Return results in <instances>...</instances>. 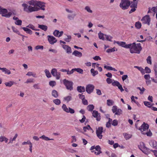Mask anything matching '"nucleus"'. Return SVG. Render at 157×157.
I'll return each mask as SVG.
<instances>
[{
  "label": "nucleus",
  "instance_id": "f257e3e1",
  "mask_svg": "<svg viewBox=\"0 0 157 157\" xmlns=\"http://www.w3.org/2000/svg\"><path fill=\"white\" fill-rule=\"evenodd\" d=\"M27 4L24 3L22 4L23 10L27 13H31L39 11L40 9L44 10L45 3L41 2L31 0L28 2Z\"/></svg>",
  "mask_w": 157,
  "mask_h": 157
},
{
  "label": "nucleus",
  "instance_id": "f03ea898",
  "mask_svg": "<svg viewBox=\"0 0 157 157\" xmlns=\"http://www.w3.org/2000/svg\"><path fill=\"white\" fill-rule=\"evenodd\" d=\"M130 49V52L131 53H136L139 54L142 50V47L140 43L136 44L135 43L128 44Z\"/></svg>",
  "mask_w": 157,
  "mask_h": 157
},
{
  "label": "nucleus",
  "instance_id": "7ed1b4c3",
  "mask_svg": "<svg viewBox=\"0 0 157 157\" xmlns=\"http://www.w3.org/2000/svg\"><path fill=\"white\" fill-rule=\"evenodd\" d=\"M0 14L2 17L6 18H9L11 16L12 13L11 12L8 13V10L0 6Z\"/></svg>",
  "mask_w": 157,
  "mask_h": 157
},
{
  "label": "nucleus",
  "instance_id": "20e7f679",
  "mask_svg": "<svg viewBox=\"0 0 157 157\" xmlns=\"http://www.w3.org/2000/svg\"><path fill=\"white\" fill-rule=\"evenodd\" d=\"M130 5L129 0H121L119 6L122 10H125L128 9Z\"/></svg>",
  "mask_w": 157,
  "mask_h": 157
},
{
  "label": "nucleus",
  "instance_id": "39448f33",
  "mask_svg": "<svg viewBox=\"0 0 157 157\" xmlns=\"http://www.w3.org/2000/svg\"><path fill=\"white\" fill-rule=\"evenodd\" d=\"M63 82L67 90H72L73 89V82L72 81L64 79L63 80Z\"/></svg>",
  "mask_w": 157,
  "mask_h": 157
},
{
  "label": "nucleus",
  "instance_id": "423d86ee",
  "mask_svg": "<svg viewBox=\"0 0 157 157\" xmlns=\"http://www.w3.org/2000/svg\"><path fill=\"white\" fill-rule=\"evenodd\" d=\"M113 112L115 113V114L117 115H120L122 113V111L121 109H118L117 106H113L112 109Z\"/></svg>",
  "mask_w": 157,
  "mask_h": 157
},
{
  "label": "nucleus",
  "instance_id": "0eeeda50",
  "mask_svg": "<svg viewBox=\"0 0 157 157\" xmlns=\"http://www.w3.org/2000/svg\"><path fill=\"white\" fill-rule=\"evenodd\" d=\"M94 86L91 84L87 85L86 87V91L89 94L92 93L94 89Z\"/></svg>",
  "mask_w": 157,
  "mask_h": 157
},
{
  "label": "nucleus",
  "instance_id": "6e6552de",
  "mask_svg": "<svg viewBox=\"0 0 157 157\" xmlns=\"http://www.w3.org/2000/svg\"><path fill=\"white\" fill-rule=\"evenodd\" d=\"M103 128L102 127H99L98 128H97L96 131V133L98 137L100 139H102V133L103 132Z\"/></svg>",
  "mask_w": 157,
  "mask_h": 157
},
{
  "label": "nucleus",
  "instance_id": "1a4fd4ad",
  "mask_svg": "<svg viewBox=\"0 0 157 157\" xmlns=\"http://www.w3.org/2000/svg\"><path fill=\"white\" fill-rule=\"evenodd\" d=\"M141 21H142L143 23L144 24H146L148 25H150V19L148 15H146L143 17L141 19Z\"/></svg>",
  "mask_w": 157,
  "mask_h": 157
},
{
  "label": "nucleus",
  "instance_id": "9d476101",
  "mask_svg": "<svg viewBox=\"0 0 157 157\" xmlns=\"http://www.w3.org/2000/svg\"><path fill=\"white\" fill-rule=\"evenodd\" d=\"M149 128V125L147 124L144 122L141 126L139 128V129L141 132L145 131L147 130Z\"/></svg>",
  "mask_w": 157,
  "mask_h": 157
},
{
  "label": "nucleus",
  "instance_id": "9b49d317",
  "mask_svg": "<svg viewBox=\"0 0 157 157\" xmlns=\"http://www.w3.org/2000/svg\"><path fill=\"white\" fill-rule=\"evenodd\" d=\"M48 40L49 43L51 44H53L57 42V40L54 36L48 35Z\"/></svg>",
  "mask_w": 157,
  "mask_h": 157
},
{
  "label": "nucleus",
  "instance_id": "f8f14e48",
  "mask_svg": "<svg viewBox=\"0 0 157 157\" xmlns=\"http://www.w3.org/2000/svg\"><path fill=\"white\" fill-rule=\"evenodd\" d=\"M114 44L117 43L119 45L121 46L126 48H128L129 47V45H128V44H126L124 42H119L118 41H114Z\"/></svg>",
  "mask_w": 157,
  "mask_h": 157
},
{
  "label": "nucleus",
  "instance_id": "ddd939ff",
  "mask_svg": "<svg viewBox=\"0 0 157 157\" xmlns=\"http://www.w3.org/2000/svg\"><path fill=\"white\" fill-rule=\"evenodd\" d=\"M92 115L94 117L96 118V120L97 121H100L101 119L100 114L98 113L97 111L96 110L93 111Z\"/></svg>",
  "mask_w": 157,
  "mask_h": 157
},
{
  "label": "nucleus",
  "instance_id": "4468645a",
  "mask_svg": "<svg viewBox=\"0 0 157 157\" xmlns=\"http://www.w3.org/2000/svg\"><path fill=\"white\" fill-rule=\"evenodd\" d=\"M62 47L67 54H70L72 53L71 48L69 46L66 45H62Z\"/></svg>",
  "mask_w": 157,
  "mask_h": 157
},
{
  "label": "nucleus",
  "instance_id": "2eb2a0df",
  "mask_svg": "<svg viewBox=\"0 0 157 157\" xmlns=\"http://www.w3.org/2000/svg\"><path fill=\"white\" fill-rule=\"evenodd\" d=\"M72 54L76 56L79 57H82V53L77 50L74 51Z\"/></svg>",
  "mask_w": 157,
  "mask_h": 157
},
{
  "label": "nucleus",
  "instance_id": "dca6fc26",
  "mask_svg": "<svg viewBox=\"0 0 157 157\" xmlns=\"http://www.w3.org/2000/svg\"><path fill=\"white\" fill-rule=\"evenodd\" d=\"M0 70H1L2 72H4L5 74L10 75L11 74L10 71L6 68H1L0 67Z\"/></svg>",
  "mask_w": 157,
  "mask_h": 157
},
{
  "label": "nucleus",
  "instance_id": "f3484780",
  "mask_svg": "<svg viewBox=\"0 0 157 157\" xmlns=\"http://www.w3.org/2000/svg\"><path fill=\"white\" fill-rule=\"evenodd\" d=\"M138 2L137 0H133L131 2L130 7L137 8Z\"/></svg>",
  "mask_w": 157,
  "mask_h": 157
},
{
  "label": "nucleus",
  "instance_id": "a211bd4d",
  "mask_svg": "<svg viewBox=\"0 0 157 157\" xmlns=\"http://www.w3.org/2000/svg\"><path fill=\"white\" fill-rule=\"evenodd\" d=\"M51 73L53 76H56L58 74L57 69L56 68H54L52 69L51 71Z\"/></svg>",
  "mask_w": 157,
  "mask_h": 157
},
{
  "label": "nucleus",
  "instance_id": "6ab92c4d",
  "mask_svg": "<svg viewBox=\"0 0 157 157\" xmlns=\"http://www.w3.org/2000/svg\"><path fill=\"white\" fill-rule=\"evenodd\" d=\"M84 10L89 13H93V11L91 9V7L89 6H86L84 8Z\"/></svg>",
  "mask_w": 157,
  "mask_h": 157
},
{
  "label": "nucleus",
  "instance_id": "aec40b11",
  "mask_svg": "<svg viewBox=\"0 0 157 157\" xmlns=\"http://www.w3.org/2000/svg\"><path fill=\"white\" fill-rule=\"evenodd\" d=\"M38 27L44 31H46L48 29V27L43 25L38 24Z\"/></svg>",
  "mask_w": 157,
  "mask_h": 157
},
{
  "label": "nucleus",
  "instance_id": "412c9836",
  "mask_svg": "<svg viewBox=\"0 0 157 157\" xmlns=\"http://www.w3.org/2000/svg\"><path fill=\"white\" fill-rule=\"evenodd\" d=\"M77 90L78 92L82 93L85 91V88L84 86H78L77 87Z\"/></svg>",
  "mask_w": 157,
  "mask_h": 157
},
{
  "label": "nucleus",
  "instance_id": "4be33fe9",
  "mask_svg": "<svg viewBox=\"0 0 157 157\" xmlns=\"http://www.w3.org/2000/svg\"><path fill=\"white\" fill-rule=\"evenodd\" d=\"M14 84H15V82L12 81H10L8 82H6L5 83V84L6 86L9 87H11Z\"/></svg>",
  "mask_w": 157,
  "mask_h": 157
},
{
  "label": "nucleus",
  "instance_id": "5701e85b",
  "mask_svg": "<svg viewBox=\"0 0 157 157\" xmlns=\"http://www.w3.org/2000/svg\"><path fill=\"white\" fill-rule=\"evenodd\" d=\"M40 138H41V139H43L45 141H48V140H54L53 139H52V138L50 139V138H49L48 137L46 136H45L44 135H43L42 136H40Z\"/></svg>",
  "mask_w": 157,
  "mask_h": 157
},
{
  "label": "nucleus",
  "instance_id": "b1692460",
  "mask_svg": "<svg viewBox=\"0 0 157 157\" xmlns=\"http://www.w3.org/2000/svg\"><path fill=\"white\" fill-rule=\"evenodd\" d=\"M22 29L25 31L26 32V33L30 34H32V31L30 29L26 27H22Z\"/></svg>",
  "mask_w": 157,
  "mask_h": 157
},
{
  "label": "nucleus",
  "instance_id": "393cba45",
  "mask_svg": "<svg viewBox=\"0 0 157 157\" xmlns=\"http://www.w3.org/2000/svg\"><path fill=\"white\" fill-rule=\"evenodd\" d=\"M52 95L55 98H57L58 96V92L55 90H53L52 91Z\"/></svg>",
  "mask_w": 157,
  "mask_h": 157
},
{
  "label": "nucleus",
  "instance_id": "a878e982",
  "mask_svg": "<svg viewBox=\"0 0 157 157\" xmlns=\"http://www.w3.org/2000/svg\"><path fill=\"white\" fill-rule=\"evenodd\" d=\"M76 15V14H69L67 15V18L70 20H73Z\"/></svg>",
  "mask_w": 157,
  "mask_h": 157
},
{
  "label": "nucleus",
  "instance_id": "bb28decb",
  "mask_svg": "<svg viewBox=\"0 0 157 157\" xmlns=\"http://www.w3.org/2000/svg\"><path fill=\"white\" fill-rule=\"evenodd\" d=\"M90 72L92 74V75L93 76H94L96 75H97L98 74V72L97 71H95L93 69H91L90 70Z\"/></svg>",
  "mask_w": 157,
  "mask_h": 157
},
{
  "label": "nucleus",
  "instance_id": "cd10ccee",
  "mask_svg": "<svg viewBox=\"0 0 157 157\" xmlns=\"http://www.w3.org/2000/svg\"><path fill=\"white\" fill-rule=\"evenodd\" d=\"M44 71L47 78H50L51 77L52 75L48 70L46 69L44 70Z\"/></svg>",
  "mask_w": 157,
  "mask_h": 157
},
{
  "label": "nucleus",
  "instance_id": "c85d7f7f",
  "mask_svg": "<svg viewBox=\"0 0 157 157\" xmlns=\"http://www.w3.org/2000/svg\"><path fill=\"white\" fill-rule=\"evenodd\" d=\"M94 107L93 105H89L87 107V109L89 111L91 112L94 109Z\"/></svg>",
  "mask_w": 157,
  "mask_h": 157
},
{
  "label": "nucleus",
  "instance_id": "c756f323",
  "mask_svg": "<svg viewBox=\"0 0 157 157\" xmlns=\"http://www.w3.org/2000/svg\"><path fill=\"white\" fill-rule=\"evenodd\" d=\"M8 139L5 136H1L0 137V142H2L5 141L6 143L7 142Z\"/></svg>",
  "mask_w": 157,
  "mask_h": 157
},
{
  "label": "nucleus",
  "instance_id": "7c9ffc66",
  "mask_svg": "<svg viewBox=\"0 0 157 157\" xmlns=\"http://www.w3.org/2000/svg\"><path fill=\"white\" fill-rule=\"evenodd\" d=\"M123 135L126 140L129 139L132 137V135L125 133H124Z\"/></svg>",
  "mask_w": 157,
  "mask_h": 157
},
{
  "label": "nucleus",
  "instance_id": "2f4dec72",
  "mask_svg": "<svg viewBox=\"0 0 157 157\" xmlns=\"http://www.w3.org/2000/svg\"><path fill=\"white\" fill-rule=\"evenodd\" d=\"M150 145L154 148H155L156 147L157 143L155 141H151L150 143Z\"/></svg>",
  "mask_w": 157,
  "mask_h": 157
},
{
  "label": "nucleus",
  "instance_id": "473e14b6",
  "mask_svg": "<svg viewBox=\"0 0 157 157\" xmlns=\"http://www.w3.org/2000/svg\"><path fill=\"white\" fill-rule=\"evenodd\" d=\"M114 102L112 100L108 99L107 100V104L109 106H111L113 104Z\"/></svg>",
  "mask_w": 157,
  "mask_h": 157
},
{
  "label": "nucleus",
  "instance_id": "72a5a7b5",
  "mask_svg": "<svg viewBox=\"0 0 157 157\" xmlns=\"http://www.w3.org/2000/svg\"><path fill=\"white\" fill-rule=\"evenodd\" d=\"M134 67L137 69L139 71H140L142 73H144V70L142 67H139L138 66H135Z\"/></svg>",
  "mask_w": 157,
  "mask_h": 157
},
{
  "label": "nucleus",
  "instance_id": "f704fd0d",
  "mask_svg": "<svg viewBox=\"0 0 157 157\" xmlns=\"http://www.w3.org/2000/svg\"><path fill=\"white\" fill-rule=\"evenodd\" d=\"M53 102L56 105H59L61 103L60 100L58 99H56L53 100Z\"/></svg>",
  "mask_w": 157,
  "mask_h": 157
},
{
  "label": "nucleus",
  "instance_id": "c9c22d12",
  "mask_svg": "<svg viewBox=\"0 0 157 157\" xmlns=\"http://www.w3.org/2000/svg\"><path fill=\"white\" fill-rule=\"evenodd\" d=\"M12 29L13 32L17 34L20 35V33L19 31L14 27L12 26Z\"/></svg>",
  "mask_w": 157,
  "mask_h": 157
},
{
  "label": "nucleus",
  "instance_id": "e433bc0d",
  "mask_svg": "<svg viewBox=\"0 0 157 157\" xmlns=\"http://www.w3.org/2000/svg\"><path fill=\"white\" fill-rule=\"evenodd\" d=\"M26 75L29 76H32L34 77H36V73H33L32 72H29L26 74Z\"/></svg>",
  "mask_w": 157,
  "mask_h": 157
},
{
  "label": "nucleus",
  "instance_id": "4c0bfd02",
  "mask_svg": "<svg viewBox=\"0 0 157 157\" xmlns=\"http://www.w3.org/2000/svg\"><path fill=\"white\" fill-rule=\"evenodd\" d=\"M98 37L100 39H101L103 40H104V34L100 32L98 33Z\"/></svg>",
  "mask_w": 157,
  "mask_h": 157
},
{
  "label": "nucleus",
  "instance_id": "58836bf2",
  "mask_svg": "<svg viewBox=\"0 0 157 157\" xmlns=\"http://www.w3.org/2000/svg\"><path fill=\"white\" fill-rule=\"evenodd\" d=\"M146 60L147 63L149 64L150 65L152 64L151 57V56H148L147 57L146 59Z\"/></svg>",
  "mask_w": 157,
  "mask_h": 157
},
{
  "label": "nucleus",
  "instance_id": "ea45409f",
  "mask_svg": "<svg viewBox=\"0 0 157 157\" xmlns=\"http://www.w3.org/2000/svg\"><path fill=\"white\" fill-rule=\"evenodd\" d=\"M75 71H76L80 74H82L83 73V70L82 69L80 68H74Z\"/></svg>",
  "mask_w": 157,
  "mask_h": 157
},
{
  "label": "nucleus",
  "instance_id": "a19ab883",
  "mask_svg": "<svg viewBox=\"0 0 157 157\" xmlns=\"http://www.w3.org/2000/svg\"><path fill=\"white\" fill-rule=\"evenodd\" d=\"M62 109L65 112H66L67 113L68 109V108H67L65 104H63L62 105Z\"/></svg>",
  "mask_w": 157,
  "mask_h": 157
},
{
  "label": "nucleus",
  "instance_id": "79ce46f5",
  "mask_svg": "<svg viewBox=\"0 0 157 157\" xmlns=\"http://www.w3.org/2000/svg\"><path fill=\"white\" fill-rule=\"evenodd\" d=\"M83 129L85 132L87 130H89L90 129L91 130H92V128L89 125H88L87 126L84 127H83Z\"/></svg>",
  "mask_w": 157,
  "mask_h": 157
},
{
  "label": "nucleus",
  "instance_id": "37998d69",
  "mask_svg": "<svg viewBox=\"0 0 157 157\" xmlns=\"http://www.w3.org/2000/svg\"><path fill=\"white\" fill-rule=\"evenodd\" d=\"M71 97L70 96H68L64 98V100L66 101H67V102L71 100Z\"/></svg>",
  "mask_w": 157,
  "mask_h": 157
},
{
  "label": "nucleus",
  "instance_id": "c03bdc74",
  "mask_svg": "<svg viewBox=\"0 0 157 157\" xmlns=\"http://www.w3.org/2000/svg\"><path fill=\"white\" fill-rule=\"evenodd\" d=\"M135 27L137 29H140L141 26V23L139 22H136L135 25Z\"/></svg>",
  "mask_w": 157,
  "mask_h": 157
},
{
  "label": "nucleus",
  "instance_id": "a18cd8bd",
  "mask_svg": "<svg viewBox=\"0 0 157 157\" xmlns=\"http://www.w3.org/2000/svg\"><path fill=\"white\" fill-rule=\"evenodd\" d=\"M105 36L106 38V40L109 41H112L111 39L113 38V37L110 36L106 34L105 35Z\"/></svg>",
  "mask_w": 157,
  "mask_h": 157
},
{
  "label": "nucleus",
  "instance_id": "49530a36",
  "mask_svg": "<svg viewBox=\"0 0 157 157\" xmlns=\"http://www.w3.org/2000/svg\"><path fill=\"white\" fill-rule=\"evenodd\" d=\"M120 84V83L117 81H114L112 83V85L114 86H118Z\"/></svg>",
  "mask_w": 157,
  "mask_h": 157
},
{
  "label": "nucleus",
  "instance_id": "de8ad7c7",
  "mask_svg": "<svg viewBox=\"0 0 157 157\" xmlns=\"http://www.w3.org/2000/svg\"><path fill=\"white\" fill-rule=\"evenodd\" d=\"M144 104L146 106H147L148 107L151 108V103L147 101H144Z\"/></svg>",
  "mask_w": 157,
  "mask_h": 157
},
{
  "label": "nucleus",
  "instance_id": "09e8293b",
  "mask_svg": "<svg viewBox=\"0 0 157 157\" xmlns=\"http://www.w3.org/2000/svg\"><path fill=\"white\" fill-rule=\"evenodd\" d=\"M22 21L21 20L18 19L15 22L16 25H21L22 24Z\"/></svg>",
  "mask_w": 157,
  "mask_h": 157
},
{
  "label": "nucleus",
  "instance_id": "8fccbe9b",
  "mask_svg": "<svg viewBox=\"0 0 157 157\" xmlns=\"http://www.w3.org/2000/svg\"><path fill=\"white\" fill-rule=\"evenodd\" d=\"M75 112V111L74 109L71 108L70 107H69L68 109L67 113H70L71 114H73Z\"/></svg>",
  "mask_w": 157,
  "mask_h": 157
},
{
  "label": "nucleus",
  "instance_id": "3c124183",
  "mask_svg": "<svg viewBox=\"0 0 157 157\" xmlns=\"http://www.w3.org/2000/svg\"><path fill=\"white\" fill-rule=\"evenodd\" d=\"M59 33V30H56L53 32V34L55 36L58 37Z\"/></svg>",
  "mask_w": 157,
  "mask_h": 157
},
{
  "label": "nucleus",
  "instance_id": "603ef678",
  "mask_svg": "<svg viewBox=\"0 0 157 157\" xmlns=\"http://www.w3.org/2000/svg\"><path fill=\"white\" fill-rule=\"evenodd\" d=\"M137 89H139L140 91V94H143L144 91L145 90V89L144 87H142V88H141L140 87H137Z\"/></svg>",
  "mask_w": 157,
  "mask_h": 157
},
{
  "label": "nucleus",
  "instance_id": "864d4df0",
  "mask_svg": "<svg viewBox=\"0 0 157 157\" xmlns=\"http://www.w3.org/2000/svg\"><path fill=\"white\" fill-rule=\"evenodd\" d=\"M115 51V48L114 47L112 48L108 49L106 50V52L107 53H110Z\"/></svg>",
  "mask_w": 157,
  "mask_h": 157
},
{
  "label": "nucleus",
  "instance_id": "5fc2aeb1",
  "mask_svg": "<svg viewBox=\"0 0 157 157\" xmlns=\"http://www.w3.org/2000/svg\"><path fill=\"white\" fill-rule=\"evenodd\" d=\"M112 124L114 126H116L118 124V121L116 119L113 120L112 123Z\"/></svg>",
  "mask_w": 157,
  "mask_h": 157
},
{
  "label": "nucleus",
  "instance_id": "6e6d98bb",
  "mask_svg": "<svg viewBox=\"0 0 157 157\" xmlns=\"http://www.w3.org/2000/svg\"><path fill=\"white\" fill-rule=\"evenodd\" d=\"M144 71L147 73H150L151 72V69L147 67H145Z\"/></svg>",
  "mask_w": 157,
  "mask_h": 157
},
{
  "label": "nucleus",
  "instance_id": "4d7b16f0",
  "mask_svg": "<svg viewBox=\"0 0 157 157\" xmlns=\"http://www.w3.org/2000/svg\"><path fill=\"white\" fill-rule=\"evenodd\" d=\"M44 48V47L42 45H37L35 47V49L36 50H38L39 49H41L43 50Z\"/></svg>",
  "mask_w": 157,
  "mask_h": 157
},
{
  "label": "nucleus",
  "instance_id": "13d9d810",
  "mask_svg": "<svg viewBox=\"0 0 157 157\" xmlns=\"http://www.w3.org/2000/svg\"><path fill=\"white\" fill-rule=\"evenodd\" d=\"M49 85L52 87L54 86L56 84V82L55 81H51L49 82Z\"/></svg>",
  "mask_w": 157,
  "mask_h": 157
},
{
  "label": "nucleus",
  "instance_id": "bf43d9fd",
  "mask_svg": "<svg viewBox=\"0 0 157 157\" xmlns=\"http://www.w3.org/2000/svg\"><path fill=\"white\" fill-rule=\"evenodd\" d=\"M33 87L34 89L37 90H39L40 89V86L39 85V84H35L33 85Z\"/></svg>",
  "mask_w": 157,
  "mask_h": 157
},
{
  "label": "nucleus",
  "instance_id": "052dcab7",
  "mask_svg": "<svg viewBox=\"0 0 157 157\" xmlns=\"http://www.w3.org/2000/svg\"><path fill=\"white\" fill-rule=\"evenodd\" d=\"M71 38V36H67V38L65 39L64 40L67 42H70Z\"/></svg>",
  "mask_w": 157,
  "mask_h": 157
},
{
  "label": "nucleus",
  "instance_id": "680f3d73",
  "mask_svg": "<svg viewBox=\"0 0 157 157\" xmlns=\"http://www.w3.org/2000/svg\"><path fill=\"white\" fill-rule=\"evenodd\" d=\"M74 71H75L74 68L72 69L71 71H70L67 70V74L68 75H70L73 74Z\"/></svg>",
  "mask_w": 157,
  "mask_h": 157
},
{
  "label": "nucleus",
  "instance_id": "e2e57ef3",
  "mask_svg": "<svg viewBox=\"0 0 157 157\" xmlns=\"http://www.w3.org/2000/svg\"><path fill=\"white\" fill-rule=\"evenodd\" d=\"M106 81L108 84H110L113 82L112 80L110 78H107L106 79Z\"/></svg>",
  "mask_w": 157,
  "mask_h": 157
},
{
  "label": "nucleus",
  "instance_id": "0e129e2a",
  "mask_svg": "<svg viewBox=\"0 0 157 157\" xmlns=\"http://www.w3.org/2000/svg\"><path fill=\"white\" fill-rule=\"evenodd\" d=\"M112 68V67L107 65H105L104 66V68L107 70H111Z\"/></svg>",
  "mask_w": 157,
  "mask_h": 157
},
{
  "label": "nucleus",
  "instance_id": "69168bd1",
  "mask_svg": "<svg viewBox=\"0 0 157 157\" xmlns=\"http://www.w3.org/2000/svg\"><path fill=\"white\" fill-rule=\"evenodd\" d=\"M95 149L96 151H97L98 152H101V148L99 145L95 147Z\"/></svg>",
  "mask_w": 157,
  "mask_h": 157
},
{
  "label": "nucleus",
  "instance_id": "338daca9",
  "mask_svg": "<svg viewBox=\"0 0 157 157\" xmlns=\"http://www.w3.org/2000/svg\"><path fill=\"white\" fill-rule=\"evenodd\" d=\"M144 78L146 80H149L150 78V76L149 74L145 75H144Z\"/></svg>",
  "mask_w": 157,
  "mask_h": 157
},
{
  "label": "nucleus",
  "instance_id": "774afa93",
  "mask_svg": "<svg viewBox=\"0 0 157 157\" xmlns=\"http://www.w3.org/2000/svg\"><path fill=\"white\" fill-rule=\"evenodd\" d=\"M153 69L154 71H157V63H155L154 65Z\"/></svg>",
  "mask_w": 157,
  "mask_h": 157
}]
</instances>
